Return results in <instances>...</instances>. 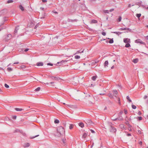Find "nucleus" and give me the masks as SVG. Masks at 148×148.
<instances>
[{
	"label": "nucleus",
	"instance_id": "nucleus-1",
	"mask_svg": "<svg viewBox=\"0 0 148 148\" xmlns=\"http://www.w3.org/2000/svg\"><path fill=\"white\" fill-rule=\"evenodd\" d=\"M57 131L58 132L56 134L57 136H60L64 134V128L62 126H60L58 127Z\"/></svg>",
	"mask_w": 148,
	"mask_h": 148
},
{
	"label": "nucleus",
	"instance_id": "nucleus-2",
	"mask_svg": "<svg viewBox=\"0 0 148 148\" xmlns=\"http://www.w3.org/2000/svg\"><path fill=\"white\" fill-rule=\"evenodd\" d=\"M108 124L109 127L110 131L112 133H116V129L113 126V124L111 123L108 122Z\"/></svg>",
	"mask_w": 148,
	"mask_h": 148
},
{
	"label": "nucleus",
	"instance_id": "nucleus-3",
	"mask_svg": "<svg viewBox=\"0 0 148 148\" xmlns=\"http://www.w3.org/2000/svg\"><path fill=\"white\" fill-rule=\"evenodd\" d=\"M12 35L10 34H8L7 36H6L4 39V40L5 41H7L8 40L11 39L12 38Z\"/></svg>",
	"mask_w": 148,
	"mask_h": 148
},
{
	"label": "nucleus",
	"instance_id": "nucleus-4",
	"mask_svg": "<svg viewBox=\"0 0 148 148\" xmlns=\"http://www.w3.org/2000/svg\"><path fill=\"white\" fill-rule=\"evenodd\" d=\"M135 42L136 43H140V44H143V45H145V43L144 42H143L141 40H140V39H138L136 40L135 41Z\"/></svg>",
	"mask_w": 148,
	"mask_h": 148
},
{
	"label": "nucleus",
	"instance_id": "nucleus-5",
	"mask_svg": "<svg viewBox=\"0 0 148 148\" xmlns=\"http://www.w3.org/2000/svg\"><path fill=\"white\" fill-rule=\"evenodd\" d=\"M124 42L126 43H130V39L128 38H125L123 39Z\"/></svg>",
	"mask_w": 148,
	"mask_h": 148
},
{
	"label": "nucleus",
	"instance_id": "nucleus-6",
	"mask_svg": "<svg viewBox=\"0 0 148 148\" xmlns=\"http://www.w3.org/2000/svg\"><path fill=\"white\" fill-rule=\"evenodd\" d=\"M86 123L88 125H92L93 124L91 120L88 119L86 120Z\"/></svg>",
	"mask_w": 148,
	"mask_h": 148
},
{
	"label": "nucleus",
	"instance_id": "nucleus-7",
	"mask_svg": "<svg viewBox=\"0 0 148 148\" xmlns=\"http://www.w3.org/2000/svg\"><path fill=\"white\" fill-rule=\"evenodd\" d=\"M30 145L29 143H24L23 145V146L24 147H29L30 146Z\"/></svg>",
	"mask_w": 148,
	"mask_h": 148
},
{
	"label": "nucleus",
	"instance_id": "nucleus-8",
	"mask_svg": "<svg viewBox=\"0 0 148 148\" xmlns=\"http://www.w3.org/2000/svg\"><path fill=\"white\" fill-rule=\"evenodd\" d=\"M50 77L53 79H54L56 80H58V79H60V78L57 77H54L53 76H51Z\"/></svg>",
	"mask_w": 148,
	"mask_h": 148
},
{
	"label": "nucleus",
	"instance_id": "nucleus-9",
	"mask_svg": "<svg viewBox=\"0 0 148 148\" xmlns=\"http://www.w3.org/2000/svg\"><path fill=\"white\" fill-rule=\"evenodd\" d=\"M113 95H114L116 97V96L117 95L118 92L117 90H113Z\"/></svg>",
	"mask_w": 148,
	"mask_h": 148
},
{
	"label": "nucleus",
	"instance_id": "nucleus-10",
	"mask_svg": "<svg viewBox=\"0 0 148 148\" xmlns=\"http://www.w3.org/2000/svg\"><path fill=\"white\" fill-rule=\"evenodd\" d=\"M43 65V64L42 62H38L37 63L36 65L38 66H42Z\"/></svg>",
	"mask_w": 148,
	"mask_h": 148
},
{
	"label": "nucleus",
	"instance_id": "nucleus-11",
	"mask_svg": "<svg viewBox=\"0 0 148 148\" xmlns=\"http://www.w3.org/2000/svg\"><path fill=\"white\" fill-rule=\"evenodd\" d=\"M19 8L22 11H23L24 10V7L22 5H20L19 6Z\"/></svg>",
	"mask_w": 148,
	"mask_h": 148
},
{
	"label": "nucleus",
	"instance_id": "nucleus-12",
	"mask_svg": "<svg viewBox=\"0 0 148 148\" xmlns=\"http://www.w3.org/2000/svg\"><path fill=\"white\" fill-rule=\"evenodd\" d=\"M78 124H79V126L80 127L82 128L84 126V123L82 122L79 123Z\"/></svg>",
	"mask_w": 148,
	"mask_h": 148
},
{
	"label": "nucleus",
	"instance_id": "nucleus-13",
	"mask_svg": "<svg viewBox=\"0 0 148 148\" xmlns=\"http://www.w3.org/2000/svg\"><path fill=\"white\" fill-rule=\"evenodd\" d=\"M87 135V134L86 132H84L82 136L83 138H86Z\"/></svg>",
	"mask_w": 148,
	"mask_h": 148
},
{
	"label": "nucleus",
	"instance_id": "nucleus-14",
	"mask_svg": "<svg viewBox=\"0 0 148 148\" xmlns=\"http://www.w3.org/2000/svg\"><path fill=\"white\" fill-rule=\"evenodd\" d=\"M138 61V58H136L133 60V62L134 63H137Z\"/></svg>",
	"mask_w": 148,
	"mask_h": 148
},
{
	"label": "nucleus",
	"instance_id": "nucleus-15",
	"mask_svg": "<svg viewBox=\"0 0 148 148\" xmlns=\"http://www.w3.org/2000/svg\"><path fill=\"white\" fill-rule=\"evenodd\" d=\"M112 33H113L114 34H116L118 35V36L119 35L122 33L119 32H112Z\"/></svg>",
	"mask_w": 148,
	"mask_h": 148
},
{
	"label": "nucleus",
	"instance_id": "nucleus-16",
	"mask_svg": "<svg viewBox=\"0 0 148 148\" xmlns=\"http://www.w3.org/2000/svg\"><path fill=\"white\" fill-rule=\"evenodd\" d=\"M84 50H83V51H81V50H79V51H77V52L75 53V54H78L79 53H83V52H84Z\"/></svg>",
	"mask_w": 148,
	"mask_h": 148
},
{
	"label": "nucleus",
	"instance_id": "nucleus-17",
	"mask_svg": "<svg viewBox=\"0 0 148 148\" xmlns=\"http://www.w3.org/2000/svg\"><path fill=\"white\" fill-rule=\"evenodd\" d=\"M108 95L109 97H110L111 98H113L112 95V93H109L108 94Z\"/></svg>",
	"mask_w": 148,
	"mask_h": 148
},
{
	"label": "nucleus",
	"instance_id": "nucleus-18",
	"mask_svg": "<svg viewBox=\"0 0 148 148\" xmlns=\"http://www.w3.org/2000/svg\"><path fill=\"white\" fill-rule=\"evenodd\" d=\"M15 110L17 111H21L23 110V109L18 108H16Z\"/></svg>",
	"mask_w": 148,
	"mask_h": 148
},
{
	"label": "nucleus",
	"instance_id": "nucleus-19",
	"mask_svg": "<svg viewBox=\"0 0 148 148\" xmlns=\"http://www.w3.org/2000/svg\"><path fill=\"white\" fill-rule=\"evenodd\" d=\"M108 64V60L106 61L104 63V66H107Z\"/></svg>",
	"mask_w": 148,
	"mask_h": 148
},
{
	"label": "nucleus",
	"instance_id": "nucleus-20",
	"mask_svg": "<svg viewBox=\"0 0 148 148\" xmlns=\"http://www.w3.org/2000/svg\"><path fill=\"white\" fill-rule=\"evenodd\" d=\"M97 77V76H93L92 77V79L93 80L95 81Z\"/></svg>",
	"mask_w": 148,
	"mask_h": 148
},
{
	"label": "nucleus",
	"instance_id": "nucleus-21",
	"mask_svg": "<svg viewBox=\"0 0 148 148\" xmlns=\"http://www.w3.org/2000/svg\"><path fill=\"white\" fill-rule=\"evenodd\" d=\"M125 47H130V43H127L125 45Z\"/></svg>",
	"mask_w": 148,
	"mask_h": 148
},
{
	"label": "nucleus",
	"instance_id": "nucleus-22",
	"mask_svg": "<svg viewBox=\"0 0 148 148\" xmlns=\"http://www.w3.org/2000/svg\"><path fill=\"white\" fill-rule=\"evenodd\" d=\"M18 27H19L18 26H17V27H16L15 28V31H14V32L15 33H17V31L18 29Z\"/></svg>",
	"mask_w": 148,
	"mask_h": 148
},
{
	"label": "nucleus",
	"instance_id": "nucleus-23",
	"mask_svg": "<svg viewBox=\"0 0 148 148\" xmlns=\"http://www.w3.org/2000/svg\"><path fill=\"white\" fill-rule=\"evenodd\" d=\"M103 12L105 13H109V11L108 10H104L103 11Z\"/></svg>",
	"mask_w": 148,
	"mask_h": 148
},
{
	"label": "nucleus",
	"instance_id": "nucleus-24",
	"mask_svg": "<svg viewBox=\"0 0 148 148\" xmlns=\"http://www.w3.org/2000/svg\"><path fill=\"white\" fill-rule=\"evenodd\" d=\"M114 42L113 38L111 39L109 41V42L110 43L112 44Z\"/></svg>",
	"mask_w": 148,
	"mask_h": 148
},
{
	"label": "nucleus",
	"instance_id": "nucleus-25",
	"mask_svg": "<svg viewBox=\"0 0 148 148\" xmlns=\"http://www.w3.org/2000/svg\"><path fill=\"white\" fill-rule=\"evenodd\" d=\"M141 16V14H137L136 15V16L138 18H140Z\"/></svg>",
	"mask_w": 148,
	"mask_h": 148
},
{
	"label": "nucleus",
	"instance_id": "nucleus-26",
	"mask_svg": "<svg viewBox=\"0 0 148 148\" xmlns=\"http://www.w3.org/2000/svg\"><path fill=\"white\" fill-rule=\"evenodd\" d=\"M99 62V61L98 60H96L95 61H94L93 62H92V64H95Z\"/></svg>",
	"mask_w": 148,
	"mask_h": 148
},
{
	"label": "nucleus",
	"instance_id": "nucleus-27",
	"mask_svg": "<svg viewBox=\"0 0 148 148\" xmlns=\"http://www.w3.org/2000/svg\"><path fill=\"white\" fill-rule=\"evenodd\" d=\"M80 56L78 55H76L75 56V59H79L80 58Z\"/></svg>",
	"mask_w": 148,
	"mask_h": 148
},
{
	"label": "nucleus",
	"instance_id": "nucleus-28",
	"mask_svg": "<svg viewBox=\"0 0 148 148\" xmlns=\"http://www.w3.org/2000/svg\"><path fill=\"white\" fill-rule=\"evenodd\" d=\"M74 125L73 124H70L69 126V128L70 129H72Z\"/></svg>",
	"mask_w": 148,
	"mask_h": 148
},
{
	"label": "nucleus",
	"instance_id": "nucleus-29",
	"mask_svg": "<svg viewBox=\"0 0 148 148\" xmlns=\"http://www.w3.org/2000/svg\"><path fill=\"white\" fill-rule=\"evenodd\" d=\"M116 118L117 119V120H122L123 119V118L121 116H120L119 117L117 118Z\"/></svg>",
	"mask_w": 148,
	"mask_h": 148
},
{
	"label": "nucleus",
	"instance_id": "nucleus-30",
	"mask_svg": "<svg viewBox=\"0 0 148 148\" xmlns=\"http://www.w3.org/2000/svg\"><path fill=\"white\" fill-rule=\"evenodd\" d=\"M127 99L129 102L132 101L130 99V97L128 96H127Z\"/></svg>",
	"mask_w": 148,
	"mask_h": 148
},
{
	"label": "nucleus",
	"instance_id": "nucleus-31",
	"mask_svg": "<svg viewBox=\"0 0 148 148\" xmlns=\"http://www.w3.org/2000/svg\"><path fill=\"white\" fill-rule=\"evenodd\" d=\"M59 122V121L58 120L56 119L54 121V123H58Z\"/></svg>",
	"mask_w": 148,
	"mask_h": 148
},
{
	"label": "nucleus",
	"instance_id": "nucleus-32",
	"mask_svg": "<svg viewBox=\"0 0 148 148\" xmlns=\"http://www.w3.org/2000/svg\"><path fill=\"white\" fill-rule=\"evenodd\" d=\"M40 89V88L39 87H38L35 90V91H39Z\"/></svg>",
	"mask_w": 148,
	"mask_h": 148
},
{
	"label": "nucleus",
	"instance_id": "nucleus-33",
	"mask_svg": "<svg viewBox=\"0 0 148 148\" xmlns=\"http://www.w3.org/2000/svg\"><path fill=\"white\" fill-rule=\"evenodd\" d=\"M92 22L93 23H96L97 22V21L96 20L94 19L92 20Z\"/></svg>",
	"mask_w": 148,
	"mask_h": 148
},
{
	"label": "nucleus",
	"instance_id": "nucleus-34",
	"mask_svg": "<svg viewBox=\"0 0 148 148\" xmlns=\"http://www.w3.org/2000/svg\"><path fill=\"white\" fill-rule=\"evenodd\" d=\"M132 107L133 109H136V106L134 105H132Z\"/></svg>",
	"mask_w": 148,
	"mask_h": 148
},
{
	"label": "nucleus",
	"instance_id": "nucleus-35",
	"mask_svg": "<svg viewBox=\"0 0 148 148\" xmlns=\"http://www.w3.org/2000/svg\"><path fill=\"white\" fill-rule=\"evenodd\" d=\"M137 119L139 121H140L142 120V117L140 116V117H137Z\"/></svg>",
	"mask_w": 148,
	"mask_h": 148
},
{
	"label": "nucleus",
	"instance_id": "nucleus-36",
	"mask_svg": "<svg viewBox=\"0 0 148 148\" xmlns=\"http://www.w3.org/2000/svg\"><path fill=\"white\" fill-rule=\"evenodd\" d=\"M13 2V1L12 0H8L7 1L8 3H12Z\"/></svg>",
	"mask_w": 148,
	"mask_h": 148
},
{
	"label": "nucleus",
	"instance_id": "nucleus-37",
	"mask_svg": "<svg viewBox=\"0 0 148 148\" xmlns=\"http://www.w3.org/2000/svg\"><path fill=\"white\" fill-rule=\"evenodd\" d=\"M118 103L119 105H120L121 104V103L120 102V98H118Z\"/></svg>",
	"mask_w": 148,
	"mask_h": 148
},
{
	"label": "nucleus",
	"instance_id": "nucleus-38",
	"mask_svg": "<svg viewBox=\"0 0 148 148\" xmlns=\"http://www.w3.org/2000/svg\"><path fill=\"white\" fill-rule=\"evenodd\" d=\"M7 70L9 71H12V69L11 68H10V67H8L7 68Z\"/></svg>",
	"mask_w": 148,
	"mask_h": 148
},
{
	"label": "nucleus",
	"instance_id": "nucleus-39",
	"mask_svg": "<svg viewBox=\"0 0 148 148\" xmlns=\"http://www.w3.org/2000/svg\"><path fill=\"white\" fill-rule=\"evenodd\" d=\"M121 19H122L121 17V16H120L119 17V18L118 19V21L119 22H120L121 21Z\"/></svg>",
	"mask_w": 148,
	"mask_h": 148
},
{
	"label": "nucleus",
	"instance_id": "nucleus-40",
	"mask_svg": "<svg viewBox=\"0 0 148 148\" xmlns=\"http://www.w3.org/2000/svg\"><path fill=\"white\" fill-rule=\"evenodd\" d=\"M4 86L6 88H8L9 87V86L6 84H5Z\"/></svg>",
	"mask_w": 148,
	"mask_h": 148
},
{
	"label": "nucleus",
	"instance_id": "nucleus-41",
	"mask_svg": "<svg viewBox=\"0 0 148 148\" xmlns=\"http://www.w3.org/2000/svg\"><path fill=\"white\" fill-rule=\"evenodd\" d=\"M101 34L103 35L104 36H105L106 35V33L104 32H102Z\"/></svg>",
	"mask_w": 148,
	"mask_h": 148
},
{
	"label": "nucleus",
	"instance_id": "nucleus-42",
	"mask_svg": "<svg viewBox=\"0 0 148 148\" xmlns=\"http://www.w3.org/2000/svg\"><path fill=\"white\" fill-rule=\"evenodd\" d=\"M126 28L125 30H128L130 32H131L132 31V30L129 28Z\"/></svg>",
	"mask_w": 148,
	"mask_h": 148
},
{
	"label": "nucleus",
	"instance_id": "nucleus-43",
	"mask_svg": "<svg viewBox=\"0 0 148 148\" xmlns=\"http://www.w3.org/2000/svg\"><path fill=\"white\" fill-rule=\"evenodd\" d=\"M67 61L68 60H63L60 61V62L61 63H62L64 62H67Z\"/></svg>",
	"mask_w": 148,
	"mask_h": 148
},
{
	"label": "nucleus",
	"instance_id": "nucleus-44",
	"mask_svg": "<svg viewBox=\"0 0 148 148\" xmlns=\"http://www.w3.org/2000/svg\"><path fill=\"white\" fill-rule=\"evenodd\" d=\"M39 136V135H36V136H33V137H31V138H32V139L34 138H36V137H37L38 136Z\"/></svg>",
	"mask_w": 148,
	"mask_h": 148
},
{
	"label": "nucleus",
	"instance_id": "nucleus-45",
	"mask_svg": "<svg viewBox=\"0 0 148 148\" xmlns=\"http://www.w3.org/2000/svg\"><path fill=\"white\" fill-rule=\"evenodd\" d=\"M12 118L14 119H16V116H13L12 117Z\"/></svg>",
	"mask_w": 148,
	"mask_h": 148
},
{
	"label": "nucleus",
	"instance_id": "nucleus-46",
	"mask_svg": "<svg viewBox=\"0 0 148 148\" xmlns=\"http://www.w3.org/2000/svg\"><path fill=\"white\" fill-rule=\"evenodd\" d=\"M62 141L63 142V143H66V139H62Z\"/></svg>",
	"mask_w": 148,
	"mask_h": 148
},
{
	"label": "nucleus",
	"instance_id": "nucleus-47",
	"mask_svg": "<svg viewBox=\"0 0 148 148\" xmlns=\"http://www.w3.org/2000/svg\"><path fill=\"white\" fill-rule=\"evenodd\" d=\"M126 28H121L120 29V30H125Z\"/></svg>",
	"mask_w": 148,
	"mask_h": 148
},
{
	"label": "nucleus",
	"instance_id": "nucleus-48",
	"mask_svg": "<svg viewBox=\"0 0 148 148\" xmlns=\"http://www.w3.org/2000/svg\"><path fill=\"white\" fill-rule=\"evenodd\" d=\"M134 5H131L130 4L128 5V7L130 8L131 6H134Z\"/></svg>",
	"mask_w": 148,
	"mask_h": 148
},
{
	"label": "nucleus",
	"instance_id": "nucleus-49",
	"mask_svg": "<svg viewBox=\"0 0 148 148\" xmlns=\"http://www.w3.org/2000/svg\"><path fill=\"white\" fill-rule=\"evenodd\" d=\"M29 50V49L28 48H26L24 50V51L25 52H26L27 51H28Z\"/></svg>",
	"mask_w": 148,
	"mask_h": 148
},
{
	"label": "nucleus",
	"instance_id": "nucleus-50",
	"mask_svg": "<svg viewBox=\"0 0 148 148\" xmlns=\"http://www.w3.org/2000/svg\"><path fill=\"white\" fill-rule=\"evenodd\" d=\"M47 64L48 65H50L51 66H52L53 65V64H52L50 63H48Z\"/></svg>",
	"mask_w": 148,
	"mask_h": 148
},
{
	"label": "nucleus",
	"instance_id": "nucleus-51",
	"mask_svg": "<svg viewBox=\"0 0 148 148\" xmlns=\"http://www.w3.org/2000/svg\"><path fill=\"white\" fill-rule=\"evenodd\" d=\"M114 9L112 8V9H110V10H109V12H112L113 11H114Z\"/></svg>",
	"mask_w": 148,
	"mask_h": 148
},
{
	"label": "nucleus",
	"instance_id": "nucleus-52",
	"mask_svg": "<svg viewBox=\"0 0 148 148\" xmlns=\"http://www.w3.org/2000/svg\"><path fill=\"white\" fill-rule=\"evenodd\" d=\"M90 130L91 133H95V132L93 130L91 129Z\"/></svg>",
	"mask_w": 148,
	"mask_h": 148
},
{
	"label": "nucleus",
	"instance_id": "nucleus-53",
	"mask_svg": "<svg viewBox=\"0 0 148 148\" xmlns=\"http://www.w3.org/2000/svg\"><path fill=\"white\" fill-rule=\"evenodd\" d=\"M141 114V112L140 111H139L138 112V114L139 115H140Z\"/></svg>",
	"mask_w": 148,
	"mask_h": 148
},
{
	"label": "nucleus",
	"instance_id": "nucleus-54",
	"mask_svg": "<svg viewBox=\"0 0 148 148\" xmlns=\"http://www.w3.org/2000/svg\"><path fill=\"white\" fill-rule=\"evenodd\" d=\"M124 112L125 113V114H126L127 113V111L125 110V109H124Z\"/></svg>",
	"mask_w": 148,
	"mask_h": 148
},
{
	"label": "nucleus",
	"instance_id": "nucleus-55",
	"mask_svg": "<svg viewBox=\"0 0 148 148\" xmlns=\"http://www.w3.org/2000/svg\"><path fill=\"white\" fill-rule=\"evenodd\" d=\"M138 133L140 134H141V133H142V132H141V131L140 130H138Z\"/></svg>",
	"mask_w": 148,
	"mask_h": 148
},
{
	"label": "nucleus",
	"instance_id": "nucleus-56",
	"mask_svg": "<svg viewBox=\"0 0 148 148\" xmlns=\"http://www.w3.org/2000/svg\"><path fill=\"white\" fill-rule=\"evenodd\" d=\"M42 1L43 3H45L47 2V0H42Z\"/></svg>",
	"mask_w": 148,
	"mask_h": 148
},
{
	"label": "nucleus",
	"instance_id": "nucleus-57",
	"mask_svg": "<svg viewBox=\"0 0 148 148\" xmlns=\"http://www.w3.org/2000/svg\"><path fill=\"white\" fill-rule=\"evenodd\" d=\"M147 95H145L144 97V98L145 99H146V98H147Z\"/></svg>",
	"mask_w": 148,
	"mask_h": 148
},
{
	"label": "nucleus",
	"instance_id": "nucleus-58",
	"mask_svg": "<svg viewBox=\"0 0 148 148\" xmlns=\"http://www.w3.org/2000/svg\"><path fill=\"white\" fill-rule=\"evenodd\" d=\"M117 118H115V119H112V120H113V121H116L117 120Z\"/></svg>",
	"mask_w": 148,
	"mask_h": 148
},
{
	"label": "nucleus",
	"instance_id": "nucleus-59",
	"mask_svg": "<svg viewBox=\"0 0 148 148\" xmlns=\"http://www.w3.org/2000/svg\"><path fill=\"white\" fill-rule=\"evenodd\" d=\"M67 106L69 107H71V106H72V105H67Z\"/></svg>",
	"mask_w": 148,
	"mask_h": 148
},
{
	"label": "nucleus",
	"instance_id": "nucleus-60",
	"mask_svg": "<svg viewBox=\"0 0 148 148\" xmlns=\"http://www.w3.org/2000/svg\"><path fill=\"white\" fill-rule=\"evenodd\" d=\"M5 28H6V27H1L0 29H1V30H2V29H5Z\"/></svg>",
	"mask_w": 148,
	"mask_h": 148
},
{
	"label": "nucleus",
	"instance_id": "nucleus-61",
	"mask_svg": "<svg viewBox=\"0 0 148 148\" xmlns=\"http://www.w3.org/2000/svg\"><path fill=\"white\" fill-rule=\"evenodd\" d=\"M127 136H131V134H127Z\"/></svg>",
	"mask_w": 148,
	"mask_h": 148
},
{
	"label": "nucleus",
	"instance_id": "nucleus-62",
	"mask_svg": "<svg viewBox=\"0 0 148 148\" xmlns=\"http://www.w3.org/2000/svg\"><path fill=\"white\" fill-rule=\"evenodd\" d=\"M3 92L2 91L1 89L0 88V93H1Z\"/></svg>",
	"mask_w": 148,
	"mask_h": 148
},
{
	"label": "nucleus",
	"instance_id": "nucleus-63",
	"mask_svg": "<svg viewBox=\"0 0 148 148\" xmlns=\"http://www.w3.org/2000/svg\"><path fill=\"white\" fill-rule=\"evenodd\" d=\"M61 64V63L60 62H57V64Z\"/></svg>",
	"mask_w": 148,
	"mask_h": 148
},
{
	"label": "nucleus",
	"instance_id": "nucleus-64",
	"mask_svg": "<svg viewBox=\"0 0 148 148\" xmlns=\"http://www.w3.org/2000/svg\"><path fill=\"white\" fill-rule=\"evenodd\" d=\"M5 120H9V119L8 118H5Z\"/></svg>",
	"mask_w": 148,
	"mask_h": 148
}]
</instances>
